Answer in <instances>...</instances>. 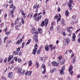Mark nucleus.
<instances>
[{"label":"nucleus","instance_id":"obj_37","mask_svg":"<svg viewBox=\"0 0 80 80\" xmlns=\"http://www.w3.org/2000/svg\"><path fill=\"white\" fill-rule=\"evenodd\" d=\"M65 62V59H63L62 60V62H61V63H64Z\"/></svg>","mask_w":80,"mask_h":80},{"label":"nucleus","instance_id":"obj_13","mask_svg":"<svg viewBox=\"0 0 80 80\" xmlns=\"http://www.w3.org/2000/svg\"><path fill=\"white\" fill-rule=\"evenodd\" d=\"M44 22H45V25L46 26L48 25V19L46 18Z\"/></svg>","mask_w":80,"mask_h":80},{"label":"nucleus","instance_id":"obj_41","mask_svg":"<svg viewBox=\"0 0 80 80\" xmlns=\"http://www.w3.org/2000/svg\"><path fill=\"white\" fill-rule=\"evenodd\" d=\"M37 15H38V13H35L34 14L33 17H34V18H35V17H37Z\"/></svg>","mask_w":80,"mask_h":80},{"label":"nucleus","instance_id":"obj_47","mask_svg":"<svg viewBox=\"0 0 80 80\" xmlns=\"http://www.w3.org/2000/svg\"><path fill=\"white\" fill-rule=\"evenodd\" d=\"M67 31L68 32H69V33H72V31H71V30H70V29H68Z\"/></svg>","mask_w":80,"mask_h":80},{"label":"nucleus","instance_id":"obj_2","mask_svg":"<svg viewBox=\"0 0 80 80\" xmlns=\"http://www.w3.org/2000/svg\"><path fill=\"white\" fill-rule=\"evenodd\" d=\"M41 69L42 71V73L43 74H45V72H46V67L45 64L42 65L41 68Z\"/></svg>","mask_w":80,"mask_h":80},{"label":"nucleus","instance_id":"obj_62","mask_svg":"<svg viewBox=\"0 0 80 80\" xmlns=\"http://www.w3.org/2000/svg\"><path fill=\"white\" fill-rule=\"evenodd\" d=\"M35 28H32V30L31 31H35Z\"/></svg>","mask_w":80,"mask_h":80},{"label":"nucleus","instance_id":"obj_48","mask_svg":"<svg viewBox=\"0 0 80 80\" xmlns=\"http://www.w3.org/2000/svg\"><path fill=\"white\" fill-rule=\"evenodd\" d=\"M37 44H36L35 45L34 48H36L37 50Z\"/></svg>","mask_w":80,"mask_h":80},{"label":"nucleus","instance_id":"obj_57","mask_svg":"<svg viewBox=\"0 0 80 80\" xmlns=\"http://www.w3.org/2000/svg\"><path fill=\"white\" fill-rule=\"evenodd\" d=\"M7 58H6L4 60V63H6V62H7Z\"/></svg>","mask_w":80,"mask_h":80},{"label":"nucleus","instance_id":"obj_31","mask_svg":"<svg viewBox=\"0 0 80 80\" xmlns=\"http://www.w3.org/2000/svg\"><path fill=\"white\" fill-rule=\"evenodd\" d=\"M21 74L22 75H24V74H25V70H22V72H21Z\"/></svg>","mask_w":80,"mask_h":80},{"label":"nucleus","instance_id":"obj_11","mask_svg":"<svg viewBox=\"0 0 80 80\" xmlns=\"http://www.w3.org/2000/svg\"><path fill=\"white\" fill-rule=\"evenodd\" d=\"M22 39H21L18 41H16V43L17 45H18L19 44H20V43H22Z\"/></svg>","mask_w":80,"mask_h":80},{"label":"nucleus","instance_id":"obj_19","mask_svg":"<svg viewBox=\"0 0 80 80\" xmlns=\"http://www.w3.org/2000/svg\"><path fill=\"white\" fill-rule=\"evenodd\" d=\"M37 48H34L33 50V52H32V54L33 55H35L36 54V51H37Z\"/></svg>","mask_w":80,"mask_h":80},{"label":"nucleus","instance_id":"obj_8","mask_svg":"<svg viewBox=\"0 0 80 80\" xmlns=\"http://www.w3.org/2000/svg\"><path fill=\"white\" fill-rule=\"evenodd\" d=\"M13 74L12 72H10L8 74V77L10 78H13Z\"/></svg>","mask_w":80,"mask_h":80},{"label":"nucleus","instance_id":"obj_55","mask_svg":"<svg viewBox=\"0 0 80 80\" xmlns=\"http://www.w3.org/2000/svg\"><path fill=\"white\" fill-rule=\"evenodd\" d=\"M57 10L58 12H60V8L58 7L57 9Z\"/></svg>","mask_w":80,"mask_h":80},{"label":"nucleus","instance_id":"obj_33","mask_svg":"<svg viewBox=\"0 0 80 80\" xmlns=\"http://www.w3.org/2000/svg\"><path fill=\"white\" fill-rule=\"evenodd\" d=\"M39 63L38 62H36V66L37 68H38V67H39Z\"/></svg>","mask_w":80,"mask_h":80},{"label":"nucleus","instance_id":"obj_54","mask_svg":"<svg viewBox=\"0 0 80 80\" xmlns=\"http://www.w3.org/2000/svg\"><path fill=\"white\" fill-rule=\"evenodd\" d=\"M21 21L22 23H23H23H24V20H23V18H22Z\"/></svg>","mask_w":80,"mask_h":80},{"label":"nucleus","instance_id":"obj_4","mask_svg":"<svg viewBox=\"0 0 80 80\" xmlns=\"http://www.w3.org/2000/svg\"><path fill=\"white\" fill-rule=\"evenodd\" d=\"M73 3V1L72 0H69V2L68 3V7H69L70 10L72 9V4Z\"/></svg>","mask_w":80,"mask_h":80},{"label":"nucleus","instance_id":"obj_5","mask_svg":"<svg viewBox=\"0 0 80 80\" xmlns=\"http://www.w3.org/2000/svg\"><path fill=\"white\" fill-rule=\"evenodd\" d=\"M15 11L12 10L11 11H9V15H11L12 18H14V15H13V13H14Z\"/></svg>","mask_w":80,"mask_h":80},{"label":"nucleus","instance_id":"obj_1","mask_svg":"<svg viewBox=\"0 0 80 80\" xmlns=\"http://www.w3.org/2000/svg\"><path fill=\"white\" fill-rule=\"evenodd\" d=\"M70 40L69 38H67L64 39L63 41V43L66 46H67L70 43Z\"/></svg>","mask_w":80,"mask_h":80},{"label":"nucleus","instance_id":"obj_27","mask_svg":"<svg viewBox=\"0 0 80 80\" xmlns=\"http://www.w3.org/2000/svg\"><path fill=\"white\" fill-rule=\"evenodd\" d=\"M69 14V12L68 10H66L65 13L66 16H68V14Z\"/></svg>","mask_w":80,"mask_h":80},{"label":"nucleus","instance_id":"obj_50","mask_svg":"<svg viewBox=\"0 0 80 80\" xmlns=\"http://www.w3.org/2000/svg\"><path fill=\"white\" fill-rule=\"evenodd\" d=\"M11 42L12 41L11 40H9L7 41V43H8V44H9V43H11Z\"/></svg>","mask_w":80,"mask_h":80},{"label":"nucleus","instance_id":"obj_25","mask_svg":"<svg viewBox=\"0 0 80 80\" xmlns=\"http://www.w3.org/2000/svg\"><path fill=\"white\" fill-rule=\"evenodd\" d=\"M31 32L32 34H35V33H36V34H38V32L37 31H35V30L34 31H31Z\"/></svg>","mask_w":80,"mask_h":80},{"label":"nucleus","instance_id":"obj_32","mask_svg":"<svg viewBox=\"0 0 80 80\" xmlns=\"http://www.w3.org/2000/svg\"><path fill=\"white\" fill-rule=\"evenodd\" d=\"M21 72H22V68H20L18 69V73H21Z\"/></svg>","mask_w":80,"mask_h":80},{"label":"nucleus","instance_id":"obj_45","mask_svg":"<svg viewBox=\"0 0 80 80\" xmlns=\"http://www.w3.org/2000/svg\"><path fill=\"white\" fill-rule=\"evenodd\" d=\"M55 48H56V47L54 46L52 47V48H51V50H54Z\"/></svg>","mask_w":80,"mask_h":80},{"label":"nucleus","instance_id":"obj_22","mask_svg":"<svg viewBox=\"0 0 80 80\" xmlns=\"http://www.w3.org/2000/svg\"><path fill=\"white\" fill-rule=\"evenodd\" d=\"M72 41H75V34L74 33L73 34V35L72 36Z\"/></svg>","mask_w":80,"mask_h":80},{"label":"nucleus","instance_id":"obj_46","mask_svg":"<svg viewBox=\"0 0 80 80\" xmlns=\"http://www.w3.org/2000/svg\"><path fill=\"white\" fill-rule=\"evenodd\" d=\"M58 59H59V60H60V59H62V58H63V57L62 56H59L58 57Z\"/></svg>","mask_w":80,"mask_h":80},{"label":"nucleus","instance_id":"obj_24","mask_svg":"<svg viewBox=\"0 0 80 80\" xmlns=\"http://www.w3.org/2000/svg\"><path fill=\"white\" fill-rule=\"evenodd\" d=\"M21 15H23L24 18L26 17L27 16L26 13H24V12H21Z\"/></svg>","mask_w":80,"mask_h":80},{"label":"nucleus","instance_id":"obj_59","mask_svg":"<svg viewBox=\"0 0 80 80\" xmlns=\"http://www.w3.org/2000/svg\"><path fill=\"white\" fill-rule=\"evenodd\" d=\"M4 25V23H2L0 24L1 26V27L2 28L3 27V25Z\"/></svg>","mask_w":80,"mask_h":80},{"label":"nucleus","instance_id":"obj_3","mask_svg":"<svg viewBox=\"0 0 80 80\" xmlns=\"http://www.w3.org/2000/svg\"><path fill=\"white\" fill-rule=\"evenodd\" d=\"M65 66H63L60 71V75H65V73H64V72H63V71H64V69H65Z\"/></svg>","mask_w":80,"mask_h":80},{"label":"nucleus","instance_id":"obj_39","mask_svg":"<svg viewBox=\"0 0 80 80\" xmlns=\"http://www.w3.org/2000/svg\"><path fill=\"white\" fill-rule=\"evenodd\" d=\"M18 62L19 63H20V62H22V60H21V59H20V58H18Z\"/></svg>","mask_w":80,"mask_h":80},{"label":"nucleus","instance_id":"obj_10","mask_svg":"<svg viewBox=\"0 0 80 80\" xmlns=\"http://www.w3.org/2000/svg\"><path fill=\"white\" fill-rule=\"evenodd\" d=\"M62 16L61 15H60V14H58V18L57 20V22L58 23L59 22H60V20H61V17Z\"/></svg>","mask_w":80,"mask_h":80},{"label":"nucleus","instance_id":"obj_53","mask_svg":"<svg viewBox=\"0 0 80 80\" xmlns=\"http://www.w3.org/2000/svg\"><path fill=\"white\" fill-rule=\"evenodd\" d=\"M76 16L75 15L73 16L72 17V18L73 20H74V19H75Z\"/></svg>","mask_w":80,"mask_h":80},{"label":"nucleus","instance_id":"obj_63","mask_svg":"<svg viewBox=\"0 0 80 80\" xmlns=\"http://www.w3.org/2000/svg\"><path fill=\"white\" fill-rule=\"evenodd\" d=\"M77 78H80V74H79V75H78L77 76Z\"/></svg>","mask_w":80,"mask_h":80},{"label":"nucleus","instance_id":"obj_26","mask_svg":"<svg viewBox=\"0 0 80 80\" xmlns=\"http://www.w3.org/2000/svg\"><path fill=\"white\" fill-rule=\"evenodd\" d=\"M40 60L42 61V62H45V59L44 57H40Z\"/></svg>","mask_w":80,"mask_h":80},{"label":"nucleus","instance_id":"obj_49","mask_svg":"<svg viewBox=\"0 0 80 80\" xmlns=\"http://www.w3.org/2000/svg\"><path fill=\"white\" fill-rule=\"evenodd\" d=\"M9 63H11V64L14 63V61H13V60L11 61L10 62H9Z\"/></svg>","mask_w":80,"mask_h":80},{"label":"nucleus","instance_id":"obj_58","mask_svg":"<svg viewBox=\"0 0 80 80\" xmlns=\"http://www.w3.org/2000/svg\"><path fill=\"white\" fill-rule=\"evenodd\" d=\"M2 39L1 38H0V45H2Z\"/></svg>","mask_w":80,"mask_h":80},{"label":"nucleus","instance_id":"obj_40","mask_svg":"<svg viewBox=\"0 0 80 80\" xmlns=\"http://www.w3.org/2000/svg\"><path fill=\"white\" fill-rule=\"evenodd\" d=\"M62 35H63V36H66V33H65V32H62Z\"/></svg>","mask_w":80,"mask_h":80},{"label":"nucleus","instance_id":"obj_42","mask_svg":"<svg viewBox=\"0 0 80 80\" xmlns=\"http://www.w3.org/2000/svg\"><path fill=\"white\" fill-rule=\"evenodd\" d=\"M25 42H23L22 43V48H23V47H24V46L25 45Z\"/></svg>","mask_w":80,"mask_h":80},{"label":"nucleus","instance_id":"obj_9","mask_svg":"<svg viewBox=\"0 0 80 80\" xmlns=\"http://www.w3.org/2000/svg\"><path fill=\"white\" fill-rule=\"evenodd\" d=\"M32 73V72L31 71H27V72H26L25 73V75H28V76H31Z\"/></svg>","mask_w":80,"mask_h":80},{"label":"nucleus","instance_id":"obj_7","mask_svg":"<svg viewBox=\"0 0 80 80\" xmlns=\"http://www.w3.org/2000/svg\"><path fill=\"white\" fill-rule=\"evenodd\" d=\"M33 39L35 41L36 43L38 42V36L37 35H35L34 37L33 38Z\"/></svg>","mask_w":80,"mask_h":80},{"label":"nucleus","instance_id":"obj_61","mask_svg":"<svg viewBox=\"0 0 80 80\" xmlns=\"http://www.w3.org/2000/svg\"><path fill=\"white\" fill-rule=\"evenodd\" d=\"M20 48H18L17 49V51L18 52H19V51H20Z\"/></svg>","mask_w":80,"mask_h":80},{"label":"nucleus","instance_id":"obj_44","mask_svg":"<svg viewBox=\"0 0 80 80\" xmlns=\"http://www.w3.org/2000/svg\"><path fill=\"white\" fill-rule=\"evenodd\" d=\"M39 18H38V16L36 18H35V20L36 21H38L39 20Z\"/></svg>","mask_w":80,"mask_h":80},{"label":"nucleus","instance_id":"obj_36","mask_svg":"<svg viewBox=\"0 0 80 80\" xmlns=\"http://www.w3.org/2000/svg\"><path fill=\"white\" fill-rule=\"evenodd\" d=\"M5 33L6 34V35H10V33H11V32L9 31V32H5Z\"/></svg>","mask_w":80,"mask_h":80},{"label":"nucleus","instance_id":"obj_51","mask_svg":"<svg viewBox=\"0 0 80 80\" xmlns=\"http://www.w3.org/2000/svg\"><path fill=\"white\" fill-rule=\"evenodd\" d=\"M17 58H18L17 57H15L13 59L15 61H17Z\"/></svg>","mask_w":80,"mask_h":80},{"label":"nucleus","instance_id":"obj_34","mask_svg":"<svg viewBox=\"0 0 80 80\" xmlns=\"http://www.w3.org/2000/svg\"><path fill=\"white\" fill-rule=\"evenodd\" d=\"M9 4H10V5L12 4H13V0H10L9 1Z\"/></svg>","mask_w":80,"mask_h":80},{"label":"nucleus","instance_id":"obj_30","mask_svg":"<svg viewBox=\"0 0 80 80\" xmlns=\"http://www.w3.org/2000/svg\"><path fill=\"white\" fill-rule=\"evenodd\" d=\"M13 54H14V55H18V52L17 51H15L14 52H13Z\"/></svg>","mask_w":80,"mask_h":80},{"label":"nucleus","instance_id":"obj_52","mask_svg":"<svg viewBox=\"0 0 80 80\" xmlns=\"http://www.w3.org/2000/svg\"><path fill=\"white\" fill-rule=\"evenodd\" d=\"M2 80H7V79L5 77H2Z\"/></svg>","mask_w":80,"mask_h":80},{"label":"nucleus","instance_id":"obj_28","mask_svg":"<svg viewBox=\"0 0 80 80\" xmlns=\"http://www.w3.org/2000/svg\"><path fill=\"white\" fill-rule=\"evenodd\" d=\"M33 8L34 9H35L36 10H38V6L37 5H35L33 6Z\"/></svg>","mask_w":80,"mask_h":80},{"label":"nucleus","instance_id":"obj_38","mask_svg":"<svg viewBox=\"0 0 80 80\" xmlns=\"http://www.w3.org/2000/svg\"><path fill=\"white\" fill-rule=\"evenodd\" d=\"M50 30H53V26H51L50 28Z\"/></svg>","mask_w":80,"mask_h":80},{"label":"nucleus","instance_id":"obj_6","mask_svg":"<svg viewBox=\"0 0 80 80\" xmlns=\"http://www.w3.org/2000/svg\"><path fill=\"white\" fill-rule=\"evenodd\" d=\"M52 64L54 67H57L58 63L56 61H53L52 62Z\"/></svg>","mask_w":80,"mask_h":80},{"label":"nucleus","instance_id":"obj_18","mask_svg":"<svg viewBox=\"0 0 80 80\" xmlns=\"http://www.w3.org/2000/svg\"><path fill=\"white\" fill-rule=\"evenodd\" d=\"M56 70H57V68H54L52 69L51 71L50 72L51 73H53V72L56 71Z\"/></svg>","mask_w":80,"mask_h":80},{"label":"nucleus","instance_id":"obj_21","mask_svg":"<svg viewBox=\"0 0 80 80\" xmlns=\"http://www.w3.org/2000/svg\"><path fill=\"white\" fill-rule=\"evenodd\" d=\"M45 21H43L42 22L41 24V27H44L45 26Z\"/></svg>","mask_w":80,"mask_h":80},{"label":"nucleus","instance_id":"obj_29","mask_svg":"<svg viewBox=\"0 0 80 80\" xmlns=\"http://www.w3.org/2000/svg\"><path fill=\"white\" fill-rule=\"evenodd\" d=\"M38 31L40 33H42V29H41L40 28H38Z\"/></svg>","mask_w":80,"mask_h":80},{"label":"nucleus","instance_id":"obj_20","mask_svg":"<svg viewBox=\"0 0 80 80\" xmlns=\"http://www.w3.org/2000/svg\"><path fill=\"white\" fill-rule=\"evenodd\" d=\"M61 23L62 26H64V25H65L66 23L65 22L64 19H62V20Z\"/></svg>","mask_w":80,"mask_h":80},{"label":"nucleus","instance_id":"obj_56","mask_svg":"<svg viewBox=\"0 0 80 80\" xmlns=\"http://www.w3.org/2000/svg\"><path fill=\"white\" fill-rule=\"evenodd\" d=\"M58 18V16H55L54 18V19L57 20Z\"/></svg>","mask_w":80,"mask_h":80},{"label":"nucleus","instance_id":"obj_23","mask_svg":"<svg viewBox=\"0 0 80 80\" xmlns=\"http://www.w3.org/2000/svg\"><path fill=\"white\" fill-rule=\"evenodd\" d=\"M28 64H29V67H30L32 65V60H30L29 61Z\"/></svg>","mask_w":80,"mask_h":80},{"label":"nucleus","instance_id":"obj_35","mask_svg":"<svg viewBox=\"0 0 80 80\" xmlns=\"http://www.w3.org/2000/svg\"><path fill=\"white\" fill-rule=\"evenodd\" d=\"M8 38V37L7 36H6L5 37V38H4V43H5L6 41V40Z\"/></svg>","mask_w":80,"mask_h":80},{"label":"nucleus","instance_id":"obj_17","mask_svg":"<svg viewBox=\"0 0 80 80\" xmlns=\"http://www.w3.org/2000/svg\"><path fill=\"white\" fill-rule=\"evenodd\" d=\"M68 52H69V53L70 54V53H71L72 55L71 56V57L73 58L74 56V54H73V53L72 52V51L71 50H69Z\"/></svg>","mask_w":80,"mask_h":80},{"label":"nucleus","instance_id":"obj_16","mask_svg":"<svg viewBox=\"0 0 80 80\" xmlns=\"http://www.w3.org/2000/svg\"><path fill=\"white\" fill-rule=\"evenodd\" d=\"M13 56L12 55L11 56H10L8 58V62H9V61H10V60H12V59L13 58Z\"/></svg>","mask_w":80,"mask_h":80},{"label":"nucleus","instance_id":"obj_43","mask_svg":"<svg viewBox=\"0 0 80 80\" xmlns=\"http://www.w3.org/2000/svg\"><path fill=\"white\" fill-rule=\"evenodd\" d=\"M17 26L18 27H20V26H21V23H20V22H18L17 23Z\"/></svg>","mask_w":80,"mask_h":80},{"label":"nucleus","instance_id":"obj_60","mask_svg":"<svg viewBox=\"0 0 80 80\" xmlns=\"http://www.w3.org/2000/svg\"><path fill=\"white\" fill-rule=\"evenodd\" d=\"M40 49H38V53H37V55H39V53H40Z\"/></svg>","mask_w":80,"mask_h":80},{"label":"nucleus","instance_id":"obj_12","mask_svg":"<svg viewBox=\"0 0 80 80\" xmlns=\"http://www.w3.org/2000/svg\"><path fill=\"white\" fill-rule=\"evenodd\" d=\"M10 8H13L12 10H15V8H16L15 6H13V4L10 5Z\"/></svg>","mask_w":80,"mask_h":80},{"label":"nucleus","instance_id":"obj_14","mask_svg":"<svg viewBox=\"0 0 80 80\" xmlns=\"http://www.w3.org/2000/svg\"><path fill=\"white\" fill-rule=\"evenodd\" d=\"M45 49L46 51H48L49 50H50V49L49 48V47H48V46L47 45L46 46H45Z\"/></svg>","mask_w":80,"mask_h":80},{"label":"nucleus","instance_id":"obj_15","mask_svg":"<svg viewBox=\"0 0 80 80\" xmlns=\"http://www.w3.org/2000/svg\"><path fill=\"white\" fill-rule=\"evenodd\" d=\"M72 69H73V66L72 65H70L69 68V72H70L72 71Z\"/></svg>","mask_w":80,"mask_h":80},{"label":"nucleus","instance_id":"obj_64","mask_svg":"<svg viewBox=\"0 0 80 80\" xmlns=\"http://www.w3.org/2000/svg\"><path fill=\"white\" fill-rule=\"evenodd\" d=\"M78 41L79 43H80V38H78Z\"/></svg>","mask_w":80,"mask_h":80}]
</instances>
